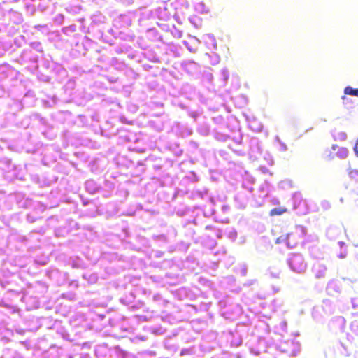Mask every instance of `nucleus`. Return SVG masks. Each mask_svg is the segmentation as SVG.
<instances>
[{"label": "nucleus", "mask_w": 358, "mask_h": 358, "mask_svg": "<svg viewBox=\"0 0 358 358\" xmlns=\"http://www.w3.org/2000/svg\"><path fill=\"white\" fill-rule=\"evenodd\" d=\"M344 93L345 94L355 96L358 97V89H354L350 86H348L344 90Z\"/></svg>", "instance_id": "obj_5"}, {"label": "nucleus", "mask_w": 358, "mask_h": 358, "mask_svg": "<svg viewBox=\"0 0 358 358\" xmlns=\"http://www.w3.org/2000/svg\"><path fill=\"white\" fill-rule=\"evenodd\" d=\"M322 205L323 208H325V209H327V208L330 207L329 203L328 201H322Z\"/></svg>", "instance_id": "obj_11"}, {"label": "nucleus", "mask_w": 358, "mask_h": 358, "mask_svg": "<svg viewBox=\"0 0 358 358\" xmlns=\"http://www.w3.org/2000/svg\"><path fill=\"white\" fill-rule=\"evenodd\" d=\"M345 256H346V254H345V253H343V252H341V253L340 254V255H339V257H340L341 258H344Z\"/></svg>", "instance_id": "obj_15"}, {"label": "nucleus", "mask_w": 358, "mask_h": 358, "mask_svg": "<svg viewBox=\"0 0 358 358\" xmlns=\"http://www.w3.org/2000/svg\"><path fill=\"white\" fill-rule=\"evenodd\" d=\"M355 153L358 155V140H357V142L355 146Z\"/></svg>", "instance_id": "obj_14"}, {"label": "nucleus", "mask_w": 358, "mask_h": 358, "mask_svg": "<svg viewBox=\"0 0 358 358\" xmlns=\"http://www.w3.org/2000/svg\"><path fill=\"white\" fill-rule=\"evenodd\" d=\"M294 235L293 234H287L285 235H282L278 237L275 243L277 244H285L288 248H293L296 245V241L294 240Z\"/></svg>", "instance_id": "obj_2"}, {"label": "nucleus", "mask_w": 358, "mask_h": 358, "mask_svg": "<svg viewBox=\"0 0 358 358\" xmlns=\"http://www.w3.org/2000/svg\"><path fill=\"white\" fill-rule=\"evenodd\" d=\"M348 173H349L350 177L353 178L355 176H358V170H354L353 171V170H350L349 169Z\"/></svg>", "instance_id": "obj_8"}, {"label": "nucleus", "mask_w": 358, "mask_h": 358, "mask_svg": "<svg viewBox=\"0 0 358 358\" xmlns=\"http://www.w3.org/2000/svg\"><path fill=\"white\" fill-rule=\"evenodd\" d=\"M187 48H188V50L190 51V52H194V50L193 49H192V48L189 47V46H187Z\"/></svg>", "instance_id": "obj_16"}, {"label": "nucleus", "mask_w": 358, "mask_h": 358, "mask_svg": "<svg viewBox=\"0 0 358 358\" xmlns=\"http://www.w3.org/2000/svg\"><path fill=\"white\" fill-rule=\"evenodd\" d=\"M282 213V211H278V209H276V208L272 210V211H271L272 214H281Z\"/></svg>", "instance_id": "obj_13"}, {"label": "nucleus", "mask_w": 358, "mask_h": 358, "mask_svg": "<svg viewBox=\"0 0 358 358\" xmlns=\"http://www.w3.org/2000/svg\"><path fill=\"white\" fill-rule=\"evenodd\" d=\"M194 8L195 10L199 13H205L208 12V9L203 2L196 3Z\"/></svg>", "instance_id": "obj_4"}, {"label": "nucleus", "mask_w": 358, "mask_h": 358, "mask_svg": "<svg viewBox=\"0 0 358 358\" xmlns=\"http://www.w3.org/2000/svg\"><path fill=\"white\" fill-rule=\"evenodd\" d=\"M287 264L291 270L296 273H303L307 265L303 256L300 254H292L287 259Z\"/></svg>", "instance_id": "obj_1"}, {"label": "nucleus", "mask_w": 358, "mask_h": 358, "mask_svg": "<svg viewBox=\"0 0 358 358\" xmlns=\"http://www.w3.org/2000/svg\"><path fill=\"white\" fill-rule=\"evenodd\" d=\"M356 358H358V357H356Z\"/></svg>", "instance_id": "obj_20"}, {"label": "nucleus", "mask_w": 358, "mask_h": 358, "mask_svg": "<svg viewBox=\"0 0 358 358\" xmlns=\"http://www.w3.org/2000/svg\"><path fill=\"white\" fill-rule=\"evenodd\" d=\"M347 138V135L344 132H339L337 134L336 138L340 141H345Z\"/></svg>", "instance_id": "obj_7"}, {"label": "nucleus", "mask_w": 358, "mask_h": 358, "mask_svg": "<svg viewBox=\"0 0 358 358\" xmlns=\"http://www.w3.org/2000/svg\"><path fill=\"white\" fill-rule=\"evenodd\" d=\"M333 287H337V285H336V283L335 282L331 281V282H330L329 283V285H328V290H329V292H331V289Z\"/></svg>", "instance_id": "obj_10"}, {"label": "nucleus", "mask_w": 358, "mask_h": 358, "mask_svg": "<svg viewBox=\"0 0 358 358\" xmlns=\"http://www.w3.org/2000/svg\"><path fill=\"white\" fill-rule=\"evenodd\" d=\"M311 271L316 279L324 278L327 274V266L322 262H315L311 268Z\"/></svg>", "instance_id": "obj_3"}, {"label": "nucleus", "mask_w": 358, "mask_h": 358, "mask_svg": "<svg viewBox=\"0 0 358 358\" xmlns=\"http://www.w3.org/2000/svg\"><path fill=\"white\" fill-rule=\"evenodd\" d=\"M94 185V182L93 181H87L86 182V187L87 189H89L90 185Z\"/></svg>", "instance_id": "obj_12"}, {"label": "nucleus", "mask_w": 358, "mask_h": 358, "mask_svg": "<svg viewBox=\"0 0 358 358\" xmlns=\"http://www.w3.org/2000/svg\"><path fill=\"white\" fill-rule=\"evenodd\" d=\"M236 236V234L234 233V236L232 238H234Z\"/></svg>", "instance_id": "obj_19"}, {"label": "nucleus", "mask_w": 358, "mask_h": 358, "mask_svg": "<svg viewBox=\"0 0 358 358\" xmlns=\"http://www.w3.org/2000/svg\"><path fill=\"white\" fill-rule=\"evenodd\" d=\"M336 148H338V146H336V145H333V146H332V148H333V150H336Z\"/></svg>", "instance_id": "obj_17"}, {"label": "nucleus", "mask_w": 358, "mask_h": 358, "mask_svg": "<svg viewBox=\"0 0 358 358\" xmlns=\"http://www.w3.org/2000/svg\"><path fill=\"white\" fill-rule=\"evenodd\" d=\"M339 244H340V245H341V246L342 245H343V242H339Z\"/></svg>", "instance_id": "obj_18"}, {"label": "nucleus", "mask_w": 358, "mask_h": 358, "mask_svg": "<svg viewBox=\"0 0 358 358\" xmlns=\"http://www.w3.org/2000/svg\"><path fill=\"white\" fill-rule=\"evenodd\" d=\"M277 139L280 142V150L282 151H286L287 150V145L284 143L280 142L278 137H277Z\"/></svg>", "instance_id": "obj_9"}, {"label": "nucleus", "mask_w": 358, "mask_h": 358, "mask_svg": "<svg viewBox=\"0 0 358 358\" xmlns=\"http://www.w3.org/2000/svg\"><path fill=\"white\" fill-rule=\"evenodd\" d=\"M338 150L336 152V155L341 158L345 159L348 155V150L345 148H338Z\"/></svg>", "instance_id": "obj_6"}]
</instances>
